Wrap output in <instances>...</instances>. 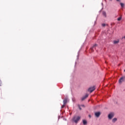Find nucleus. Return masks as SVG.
Listing matches in <instances>:
<instances>
[{
    "mask_svg": "<svg viewBox=\"0 0 125 125\" xmlns=\"http://www.w3.org/2000/svg\"><path fill=\"white\" fill-rule=\"evenodd\" d=\"M110 1H112V0H109Z\"/></svg>",
    "mask_w": 125,
    "mask_h": 125,
    "instance_id": "obj_21",
    "label": "nucleus"
},
{
    "mask_svg": "<svg viewBox=\"0 0 125 125\" xmlns=\"http://www.w3.org/2000/svg\"><path fill=\"white\" fill-rule=\"evenodd\" d=\"M120 4H121L122 7H124V6H125V4H124L123 3H121Z\"/></svg>",
    "mask_w": 125,
    "mask_h": 125,
    "instance_id": "obj_14",
    "label": "nucleus"
},
{
    "mask_svg": "<svg viewBox=\"0 0 125 125\" xmlns=\"http://www.w3.org/2000/svg\"><path fill=\"white\" fill-rule=\"evenodd\" d=\"M87 97H88V94H86V95H85V96L83 97L82 98V101H83V100H84V99H86V98H87Z\"/></svg>",
    "mask_w": 125,
    "mask_h": 125,
    "instance_id": "obj_7",
    "label": "nucleus"
},
{
    "mask_svg": "<svg viewBox=\"0 0 125 125\" xmlns=\"http://www.w3.org/2000/svg\"><path fill=\"white\" fill-rule=\"evenodd\" d=\"M113 43H114V44H117V43H119V41H113Z\"/></svg>",
    "mask_w": 125,
    "mask_h": 125,
    "instance_id": "obj_9",
    "label": "nucleus"
},
{
    "mask_svg": "<svg viewBox=\"0 0 125 125\" xmlns=\"http://www.w3.org/2000/svg\"><path fill=\"white\" fill-rule=\"evenodd\" d=\"M102 25L103 27H105V26H106V24H105V23H103Z\"/></svg>",
    "mask_w": 125,
    "mask_h": 125,
    "instance_id": "obj_16",
    "label": "nucleus"
},
{
    "mask_svg": "<svg viewBox=\"0 0 125 125\" xmlns=\"http://www.w3.org/2000/svg\"><path fill=\"white\" fill-rule=\"evenodd\" d=\"M89 117L90 118H91V116H90V115H89Z\"/></svg>",
    "mask_w": 125,
    "mask_h": 125,
    "instance_id": "obj_20",
    "label": "nucleus"
},
{
    "mask_svg": "<svg viewBox=\"0 0 125 125\" xmlns=\"http://www.w3.org/2000/svg\"><path fill=\"white\" fill-rule=\"evenodd\" d=\"M81 120V117L80 116H74L73 117L72 119L73 122L75 123V124H78V122Z\"/></svg>",
    "mask_w": 125,
    "mask_h": 125,
    "instance_id": "obj_1",
    "label": "nucleus"
},
{
    "mask_svg": "<svg viewBox=\"0 0 125 125\" xmlns=\"http://www.w3.org/2000/svg\"><path fill=\"white\" fill-rule=\"evenodd\" d=\"M117 20L118 21H121L122 20V17L118 18Z\"/></svg>",
    "mask_w": 125,
    "mask_h": 125,
    "instance_id": "obj_13",
    "label": "nucleus"
},
{
    "mask_svg": "<svg viewBox=\"0 0 125 125\" xmlns=\"http://www.w3.org/2000/svg\"><path fill=\"white\" fill-rule=\"evenodd\" d=\"M100 115H101V113H100V112H95V116L97 118H99Z\"/></svg>",
    "mask_w": 125,
    "mask_h": 125,
    "instance_id": "obj_6",
    "label": "nucleus"
},
{
    "mask_svg": "<svg viewBox=\"0 0 125 125\" xmlns=\"http://www.w3.org/2000/svg\"><path fill=\"white\" fill-rule=\"evenodd\" d=\"M108 117L109 120H112V119L114 118V113H110L109 114H108Z\"/></svg>",
    "mask_w": 125,
    "mask_h": 125,
    "instance_id": "obj_4",
    "label": "nucleus"
},
{
    "mask_svg": "<svg viewBox=\"0 0 125 125\" xmlns=\"http://www.w3.org/2000/svg\"><path fill=\"white\" fill-rule=\"evenodd\" d=\"M63 104L66 105V104L67 103V102H68V100L66 99H65L63 100Z\"/></svg>",
    "mask_w": 125,
    "mask_h": 125,
    "instance_id": "obj_8",
    "label": "nucleus"
},
{
    "mask_svg": "<svg viewBox=\"0 0 125 125\" xmlns=\"http://www.w3.org/2000/svg\"><path fill=\"white\" fill-rule=\"evenodd\" d=\"M95 90V86H93V87H91L88 89V91L91 93L93 91H94Z\"/></svg>",
    "mask_w": 125,
    "mask_h": 125,
    "instance_id": "obj_2",
    "label": "nucleus"
},
{
    "mask_svg": "<svg viewBox=\"0 0 125 125\" xmlns=\"http://www.w3.org/2000/svg\"><path fill=\"white\" fill-rule=\"evenodd\" d=\"M87 124V122L86 121V120H83V125H86Z\"/></svg>",
    "mask_w": 125,
    "mask_h": 125,
    "instance_id": "obj_11",
    "label": "nucleus"
},
{
    "mask_svg": "<svg viewBox=\"0 0 125 125\" xmlns=\"http://www.w3.org/2000/svg\"><path fill=\"white\" fill-rule=\"evenodd\" d=\"M96 46H97V44H95V45H94L93 46V47L90 49V52H93V51H94V49H95V47H96Z\"/></svg>",
    "mask_w": 125,
    "mask_h": 125,
    "instance_id": "obj_3",
    "label": "nucleus"
},
{
    "mask_svg": "<svg viewBox=\"0 0 125 125\" xmlns=\"http://www.w3.org/2000/svg\"><path fill=\"white\" fill-rule=\"evenodd\" d=\"M125 77H121L119 80V83H123V82H124L125 81Z\"/></svg>",
    "mask_w": 125,
    "mask_h": 125,
    "instance_id": "obj_5",
    "label": "nucleus"
},
{
    "mask_svg": "<svg viewBox=\"0 0 125 125\" xmlns=\"http://www.w3.org/2000/svg\"><path fill=\"white\" fill-rule=\"evenodd\" d=\"M124 72H125V69L124 70Z\"/></svg>",
    "mask_w": 125,
    "mask_h": 125,
    "instance_id": "obj_22",
    "label": "nucleus"
},
{
    "mask_svg": "<svg viewBox=\"0 0 125 125\" xmlns=\"http://www.w3.org/2000/svg\"><path fill=\"white\" fill-rule=\"evenodd\" d=\"M82 107H84V105H82Z\"/></svg>",
    "mask_w": 125,
    "mask_h": 125,
    "instance_id": "obj_19",
    "label": "nucleus"
},
{
    "mask_svg": "<svg viewBox=\"0 0 125 125\" xmlns=\"http://www.w3.org/2000/svg\"><path fill=\"white\" fill-rule=\"evenodd\" d=\"M117 1H121V0H116Z\"/></svg>",
    "mask_w": 125,
    "mask_h": 125,
    "instance_id": "obj_18",
    "label": "nucleus"
},
{
    "mask_svg": "<svg viewBox=\"0 0 125 125\" xmlns=\"http://www.w3.org/2000/svg\"><path fill=\"white\" fill-rule=\"evenodd\" d=\"M103 15H104V17H106V13L105 12H103Z\"/></svg>",
    "mask_w": 125,
    "mask_h": 125,
    "instance_id": "obj_12",
    "label": "nucleus"
},
{
    "mask_svg": "<svg viewBox=\"0 0 125 125\" xmlns=\"http://www.w3.org/2000/svg\"><path fill=\"white\" fill-rule=\"evenodd\" d=\"M65 105H66V104H63L62 105V107H61L62 109H63V108H64L65 107Z\"/></svg>",
    "mask_w": 125,
    "mask_h": 125,
    "instance_id": "obj_15",
    "label": "nucleus"
},
{
    "mask_svg": "<svg viewBox=\"0 0 125 125\" xmlns=\"http://www.w3.org/2000/svg\"><path fill=\"white\" fill-rule=\"evenodd\" d=\"M117 122V118H114L112 119V123H116Z\"/></svg>",
    "mask_w": 125,
    "mask_h": 125,
    "instance_id": "obj_10",
    "label": "nucleus"
},
{
    "mask_svg": "<svg viewBox=\"0 0 125 125\" xmlns=\"http://www.w3.org/2000/svg\"><path fill=\"white\" fill-rule=\"evenodd\" d=\"M79 108L80 110H82V107L80 105H79Z\"/></svg>",
    "mask_w": 125,
    "mask_h": 125,
    "instance_id": "obj_17",
    "label": "nucleus"
}]
</instances>
